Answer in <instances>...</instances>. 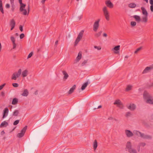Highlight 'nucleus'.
Wrapping results in <instances>:
<instances>
[{
	"instance_id": "f257e3e1",
	"label": "nucleus",
	"mask_w": 153,
	"mask_h": 153,
	"mask_svg": "<svg viewBox=\"0 0 153 153\" xmlns=\"http://www.w3.org/2000/svg\"><path fill=\"white\" fill-rule=\"evenodd\" d=\"M26 5H25V6H24L22 7H20L19 8V11L21 12H22V13L23 15H28L29 12H30V6L29 4H28L27 6V12L26 9H25V8L26 6Z\"/></svg>"
},
{
	"instance_id": "f03ea898",
	"label": "nucleus",
	"mask_w": 153,
	"mask_h": 153,
	"mask_svg": "<svg viewBox=\"0 0 153 153\" xmlns=\"http://www.w3.org/2000/svg\"><path fill=\"white\" fill-rule=\"evenodd\" d=\"M84 31L82 30L78 34V36L74 42V46L77 45L80 41L82 39L84 33Z\"/></svg>"
},
{
	"instance_id": "7ed1b4c3",
	"label": "nucleus",
	"mask_w": 153,
	"mask_h": 153,
	"mask_svg": "<svg viewBox=\"0 0 153 153\" xmlns=\"http://www.w3.org/2000/svg\"><path fill=\"white\" fill-rule=\"evenodd\" d=\"M102 11L105 18L107 20L109 21L110 19L109 14L107 7L106 6L102 8Z\"/></svg>"
},
{
	"instance_id": "20e7f679",
	"label": "nucleus",
	"mask_w": 153,
	"mask_h": 153,
	"mask_svg": "<svg viewBox=\"0 0 153 153\" xmlns=\"http://www.w3.org/2000/svg\"><path fill=\"white\" fill-rule=\"evenodd\" d=\"M22 70L21 69H20L18 70L17 72H15L12 74L11 79L14 80H16L17 78H18L20 76Z\"/></svg>"
},
{
	"instance_id": "39448f33",
	"label": "nucleus",
	"mask_w": 153,
	"mask_h": 153,
	"mask_svg": "<svg viewBox=\"0 0 153 153\" xmlns=\"http://www.w3.org/2000/svg\"><path fill=\"white\" fill-rule=\"evenodd\" d=\"M27 128V126H25L21 130V133H19L17 134V137L19 138H21L23 137L26 132Z\"/></svg>"
},
{
	"instance_id": "423d86ee",
	"label": "nucleus",
	"mask_w": 153,
	"mask_h": 153,
	"mask_svg": "<svg viewBox=\"0 0 153 153\" xmlns=\"http://www.w3.org/2000/svg\"><path fill=\"white\" fill-rule=\"evenodd\" d=\"M153 69V64L150 65L149 67H147L143 71L142 74H145L150 71Z\"/></svg>"
},
{
	"instance_id": "0eeeda50",
	"label": "nucleus",
	"mask_w": 153,
	"mask_h": 153,
	"mask_svg": "<svg viewBox=\"0 0 153 153\" xmlns=\"http://www.w3.org/2000/svg\"><path fill=\"white\" fill-rule=\"evenodd\" d=\"M105 3L106 6L110 9L113 8L114 7V4L110 0L106 1Z\"/></svg>"
},
{
	"instance_id": "6e6552de",
	"label": "nucleus",
	"mask_w": 153,
	"mask_h": 153,
	"mask_svg": "<svg viewBox=\"0 0 153 153\" xmlns=\"http://www.w3.org/2000/svg\"><path fill=\"white\" fill-rule=\"evenodd\" d=\"M100 21V19H98L97 21H96L94 24L93 25V30L95 32L97 31L99 27V23Z\"/></svg>"
},
{
	"instance_id": "1a4fd4ad",
	"label": "nucleus",
	"mask_w": 153,
	"mask_h": 153,
	"mask_svg": "<svg viewBox=\"0 0 153 153\" xmlns=\"http://www.w3.org/2000/svg\"><path fill=\"white\" fill-rule=\"evenodd\" d=\"M140 137L145 139H152V137L149 135H145L144 133H142L140 132Z\"/></svg>"
},
{
	"instance_id": "9d476101",
	"label": "nucleus",
	"mask_w": 153,
	"mask_h": 153,
	"mask_svg": "<svg viewBox=\"0 0 153 153\" xmlns=\"http://www.w3.org/2000/svg\"><path fill=\"white\" fill-rule=\"evenodd\" d=\"M143 97L144 99L146 100L149 99L150 98H152L151 96L149 93L146 91H145L143 94Z\"/></svg>"
},
{
	"instance_id": "9b49d317",
	"label": "nucleus",
	"mask_w": 153,
	"mask_h": 153,
	"mask_svg": "<svg viewBox=\"0 0 153 153\" xmlns=\"http://www.w3.org/2000/svg\"><path fill=\"white\" fill-rule=\"evenodd\" d=\"M16 25V22L13 19H11L10 23V25L11 27L10 30H13L15 27Z\"/></svg>"
},
{
	"instance_id": "f8f14e48",
	"label": "nucleus",
	"mask_w": 153,
	"mask_h": 153,
	"mask_svg": "<svg viewBox=\"0 0 153 153\" xmlns=\"http://www.w3.org/2000/svg\"><path fill=\"white\" fill-rule=\"evenodd\" d=\"M9 112V109L8 108H5L3 110L2 118H4L8 115Z\"/></svg>"
},
{
	"instance_id": "ddd939ff",
	"label": "nucleus",
	"mask_w": 153,
	"mask_h": 153,
	"mask_svg": "<svg viewBox=\"0 0 153 153\" xmlns=\"http://www.w3.org/2000/svg\"><path fill=\"white\" fill-rule=\"evenodd\" d=\"M125 134L128 137H131L134 135L133 133L130 130H125Z\"/></svg>"
},
{
	"instance_id": "4468645a",
	"label": "nucleus",
	"mask_w": 153,
	"mask_h": 153,
	"mask_svg": "<svg viewBox=\"0 0 153 153\" xmlns=\"http://www.w3.org/2000/svg\"><path fill=\"white\" fill-rule=\"evenodd\" d=\"M120 46L119 45H117L115 46L114 48H112V50H115V51H114V53L116 54H118L119 53V51H119L120 49Z\"/></svg>"
},
{
	"instance_id": "2eb2a0df",
	"label": "nucleus",
	"mask_w": 153,
	"mask_h": 153,
	"mask_svg": "<svg viewBox=\"0 0 153 153\" xmlns=\"http://www.w3.org/2000/svg\"><path fill=\"white\" fill-rule=\"evenodd\" d=\"M141 9L142 11L143 14L145 16H148V13L146 9L143 7H141Z\"/></svg>"
},
{
	"instance_id": "dca6fc26",
	"label": "nucleus",
	"mask_w": 153,
	"mask_h": 153,
	"mask_svg": "<svg viewBox=\"0 0 153 153\" xmlns=\"http://www.w3.org/2000/svg\"><path fill=\"white\" fill-rule=\"evenodd\" d=\"M131 145L130 142H127L126 146V149H127L128 151L130 149H132Z\"/></svg>"
},
{
	"instance_id": "f3484780",
	"label": "nucleus",
	"mask_w": 153,
	"mask_h": 153,
	"mask_svg": "<svg viewBox=\"0 0 153 153\" xmlns=\"http://www.w3.org/2000/svg\"><path fill=\"white\" fill-rule=\"evenodd\" d=\"M136 107L135 105L134 104H130L128 107V108L131 111L134 110L135 108Z\"/></svg>"
},
{
	"instance_id": "a211bd4d",
	"label": "nucleus",
	"mask_w": 153,
	"mask_h": 153,
	"mask_svg": "<svg viewBox=\"0 0 153 153\" xmlns=\"http://www.w3.org/2000/svg\"><path fill=\"white\" fill-rule=\"evenodd\" d=\"M133 17L135 19V20L138 23H139L141 21V19L140 16L138 15H134L133 16Z\"/></svg>"
},
{
	"instance_id": "6ab92c4d",
	"label": "nucleus",
	"mask_w": 153,
	"mask_h": 153,
	"mask_svg": "<svg viewBox=\"0 0 153 153\" xmlns=\"http://www.w3.org/2000/svg\"><path fill=\"white\" fill-rule=\"evenodd\" d=\"M29 92L28 90L27 89H25L22 94V95L23 96L27 97V96Z\"/></svg>"
},
{
	"instance_id": "aec40b11",
	"label": "nucleus",
	"mask_w": 153,
	"mask_h": 153,
	"mask_svg": "<svg viewBox=\"0 0 153 153\" xmlns=\"http://www.w3.org/2000/svg\"><path fill=\"white\" fill-rule=\"evenodd\" d=\"M62 72L63 74L64 75L63 79L65 80L69 76L68 75L67 72L65 71H63Z\"/></svg>"
},
{
	"instance_id": "412c9836",
	"label": "nucleus",
	"mask_w": 153,
	"mask_h": 153,
	"mask_svg": "<svg viewBox=\"0 0 153 153\" xmlns=\"http://www.w3.org/2000/svg\"><path fill=\"white\" fill-rule=\"evenodd\" d=\"M76 87V85H74L71 88L69 91L68 92V94H71L74 91V90L75 89Z\"/></svg>"
},
{
	"instance_id": "4be33fe9",
	"label": "nucleus",
	"mask_w": 153,
	"mask_h": 153,
	"mask_svg": "<svg viewBox=\"0 0 153 153\" xmlns=\"http://www.w3.org/2000/svg\"><path fill=\"white\" fill-rule=\"evenodd\" d=\"M8 125V123L7 122H6V121H4L2 122L1 124L0 125V127H6Z\"/></svg>"
},
{
	"instance_id": "5701e85b",
	"label": "nucleus",
	"mask_w": 153,
	"mask_h": 153,
	"mask_svg": "<svg viewBox=\"0 0 153 153\" xmlns=\"http://www.w3.org/2000/svg\"><path fill=\"white\" fill-rule=\"evenodd\" d=\"M2 2L1 0H0V11L3 14H4V11L2 6Z\"/></svg>"
},
{
	"instance_id": "b1692460",
	"label": "nucleus",
	"mask_w": 153,
	"mask_h": 153,
	"mask_svg": "<svg viewBox=\"0 0 153 153\" xmlns=\"http://www.w3.org/2000/svg\"><path fill=\"white\" fill-rule=\"evenodd\" d=\"M148 21V16H144L142 17V22L144 23H146Z\"/></svg>"
},
{
	"instance_id": "393cba45",
	"label": "nucleus",
	"mask_w": 153,
	"mask_h": 153,
	"mask_svg": "<svg viewBox=\"0 0 153 153\" xmlns=\"http://www.w3.org/2000/svg\"><path fill=\"white\" fill-rule=\"evenodd\" d=\"M88 81L86 82L82 86L81 88V89L82 90H84L86 87L88 85Z\"/></svg>"
},
{
	"instance_id": "a878e982",
	"label": "nucleus",
	"mask_w": 153,
	"mask_h": 153,
	"mask_svg": "<svg viewBox=\"0 0 153 153\" xmlns=\"http://www.w3.org/2000/svg\"><path fill=\"white\" fill-rule=\"evenodd\" d=\"M136 4L133 3H131L128 5V7L130 8H134L136 7Z\"/></svg>"
},
{
	"instance_id": "bb28decb",
	"label": "nucleus",
	"mask_w": 153,
	"mask_h": 153,
	"mask_svg": "<svg viewBox=\"0 0 153 153\" xmlns=\"http://www.w3.org/2000/svg\"><path fill=\"white\" fill-rule=\"evenodd\" d=\"M18 102V99L17 98H15L13 99L12 102V104L13 105H15Z\"/></svg>"
},
{
	"instance_id": "cd10ccee",
	"label": "nucleus",
	"mask_w": 153,
	"mask_h": 153,
	"mask_svg": "<svg viewBox=\"0 0 153 153\" xmlns=\"http://www.w3.org/2000/svg\"><path fill=\"white\" fill-rule=\"evenodd\" d=\"M28 71L25 70L23 71L22 73V75L23 77H25L27 76Z\"/></svg>"
},
{
	"instance_id": "c85d7f7f",
	"label": "nucleus",
	"mask_w": 153,
	"mask_h": 153,
	"mask_svg": "<svg viewBox=\"0 0 153 153\" xmlns=\"http://www.w3.org/2000/svg\"><path fill=\"white\" fill-rule=\"evenodd\" d=\"M152 98H150L148 99L146 101V102L151 104H153V99Z\"/></svg>"
},
{
	"instance_id": "c756f323",
	"label": "nucleus",
	"mask_w": 153,
	"mask_h": 153,
	"mask_svg": "<svg viewBox=\"0 0 153 153\" xmlns=\"http://www.w3.org/2000/svg\"><path fill=\"white\" fill-rule=\"evenodd\" d=\"M82 58V53L79 52L78 54V56L76 57V59L77 61H79Z\"/></svg>"
},
{
	"instance_id": "7c9ffc66",
	"label": "nucleus",
	"mask_w": 153,
	"mask_h": 153,
	"mask_svg": "<svg viewBox=\"0 0 153 153\" xmlns=\"http://www.w3.org/2000/svg\"><path fill=\"white\" fill-rule=\"evenodd\" d=\"M97 146V143L96 140H95L94 143L93 148L94 150H95Z\"/></svg>"
},
{
	"instance_id": "2f4dec72",
	"label": "nucleus",
	"mask_w": 153,
	"mask_h": 153,
	"mask_svg": "<svg viewBox=\"0 0 153 153\" xmlns=\"http://www.w3.org/2000/svg\"><path fill=\"white\" fill-rule=\"evenodd\" d=\"M19 113V111L17 110H16L13 112V115L15 116H18V114Z\"/></svg>"
},
{
	"instance_id": "473e14b6",
	"label": "nucleus",
	"mask_w": 153,
	"mask_h": 153,
	"mask_svg": "<svg viewBox=\"0 0 153 153\" xmlns=\"http://www.w3.org/2000/svg\"><path fill=\"white\" fill-rule=\"evenodd\" d=\"M128 152L130 153H137L136 150L132 148L130 149Z\"/></svg>"
},
{
	"instance_id": "72a5a7b5",
	"label": "nucleus",
	"mask_w": 153,
	"mask_h": 153,
	"mask_svg": "<svg viewBox=\"0 0 153 153\" xmlns=\"http://www.w3.org/2000/svg\"><path fill=\"white\" fill-rule=\"evenodd\" d=\"M102 30L100 31L98 33H96L95 34V36L96 37H98L100 36L101 35L102 33Z\"/></svg>"
},
{
	"instance_id": "f704fd0d",
	"label": "nucleus",
	"mask_w": 153,
	"mask_h": 153,
	"mask_svg": "<svg viewBox=\"0 0 153 153\" xmlns=\"http://www.w3.org/2000/svg\"><path fill=\"white\" fill-rule=\"evenodd\" d=\"M121 102L120 100H117L115 101L114 102V105H117L119 104H120Z\"/></svg>"
},
{
	"instance_id": "c9c22d12",
	"label": "nucleus",
	"mask_w": 153,
	"mask_h": 153,
	"mask_svg": "<svg viewBox=\"0 0 153 153\" xmlns=\"http://www.w3.org/2000/svg\"><path fill=\"white\" fill-rule=\"evenodd\" d=\"M132 88V86L130 85H128L126 88V91H128L131 90Z\"/></svg>"
},
{
	"instance_id": "e433bc0d",
	"label": "nucleus",
	"mask_w": 153,
	"mask_h": 153,
	"mask_svg": "<svg viewBox=\"0 0 153 153\" xmlns=\"http://www.w3.org/2000/svg\"><path fill=\"white\" fill-rule=\"evenodd\" d=\"M142 48V47H140V48H137L136 50L134 51V53L135 54H136L140 51L141 50Z\"/></svg>"
},
{
	"instance_id": "4c0bfd02",
	"label": "nucleus",
	"mask_w": 153,
	"mask_h": 153,
	"mask_svg": "<svg viewBox=\"0 0 153 153\" xmlns=\"http://www.w3.org/2000/svg\"><path fill=\"white\" fill-rule=\"evenodd\" d=\"M19 2L20 4V7L25 6V5H26L25 4H23L22 3V0H19Z\"/></svg>"
},
{
	"instance_id": "58836bf2",
	"label": "nucleus",
	"mask_w": 153,
	"mask_h": 153,
	"mask_svg": "<svg viewBox=\"0 0 153 153\" xmlns=\"http://www.w3.org/2000/svg\"><path fill=\"white\" fill-rule=\"evenodd\" d=\"M10 39L13 43L15 42V39L13 36H11L10 37Z\"/></svg>"
},
{
	"instance_id": "ea45409f",
	"label": "nucleus",
	"mask_w": 153,
	"mask_h": 153,
	"mask_svg": "<svg viewBox=\"0 0 153 153\" xmlns=\"http://www.w3.org/2000/svg\"><path fill=\"white\" fill-rule=\"evenodd\" d=\"M136 25V23L135 22L132 21L131 22V25L132 27L135 26Z\"/></svg>"
},
{
	"instance_id": "a19ab883",
	"label": "nucleus",
	"mask_w": 153,
	"mask_h": 153,
	"mask_svg": "<svg viewBox=\"0 0 153 153\" xmlns=\"http://www.w3.org/2000/svg\"><path fill=\"white\" fill-rule=\"evenodd\" d=\"M19 120H16L14 122V123H13V125H15V126L17 125V124H18L19 123Z\"/></svg>"
},
{
	"instance_id": "79ce46f5",
	"label": "nucleus",
	"mask_w": 153,
	"mask_h": 153,
	"mask_svg": "<svg viewBox=\"0 0 153 153\" xmlns=\"http://www.w3.org/2000/svg\"><path fill=\"white\" fill-rule=\"evenodd\" d=\"M117 106L121 108H122L123 107V106L122 102L120 103V104L117 105Z\"/></svg>"
},
{
	"instance_id": "37998d69",
	"label": "nucleus",
	"mask_w": 153,
	"mask_h": 153,
	"mask_svg": "<svg viewBox=\"0 0 153 153\" xmlns=\"http://www.w3.org/2000/svg\"><path fill=\"white\" fill-rule=\"evenodd\" d=\"M88 60H85L81 64L82 66H83L87 63Z\"/></svg>"
},
{
	"instance_id": "c03bdc74",
	"label": "nucleus",
	"mask_w": 153,
	"mask_h": 153,
	"mask_svg": "<svg viewBox=\"0 0 153 153\" xmlns=\"http://www.w3.org/2000/svg\"><path fill=\"white\" fill-rule=\"evenodd\" d=\"M11 4V10L13 11H14L15 9V5H14V3L13 4Z\"/></svg>"
},
{
	"instance_id": "a18cd8bd",
	"label": "nucleus",
	"mask_w": 153,
	"mask_h": 153,
	"mask_svg": "<svg viewBox=\"0 0 153 153\" xmlns=\"http://www.w3.org/2000/svg\"><path fill=\"white\" fill-rule=\"evenodd\" d=\"M33 54V52H30L28 55L27 58L28 59L30 58L32 56Z\"/></svg>"
},
{
	"instance_id": "49530a36",
	"label": "nucleus",
	"mask_w": 153,
	"mask_h": 153,
	"mask_svg": "<svg viewBox=\"0 0 153 153\" xmlns=\"http://www.w3.org/2000/svg\"><path fill=\"white\" fill-rule=\"evenodd\" d=\"M12 85L14 87H17L19 86L18 84L17 83H13L12 84Z\"/></svg>"
},
{
	"instance_id": "de8ad7c7",
	"label": "nucleus",
	"mask_w": 153,
	"mask_h": 153,
	"mask_svg": "<svg viewBox=\"0 0 153 153\" xmlns=\"http://www.w3.org/2000/svg\"><path fill=\"white\" fill-rule=\"evenodd\" d=\"M140 132H141L137 131H135L134 132V133H135V134L137 135H138L139 134H140Z\"/></svg>"
},
{
	"instance_id": "09e8293b",
	"label": "nucleus",
	"mask_w": 153,
	"mask_h": 153,
	"mask_svg": "<svg viewBox=\"0 0 153 153\" xmlns=\"http://www.w3.org/2000/svg\"><path fill=\"white\" fill-rule=\"evenodd\" d=\"M25 37V35L24 33H21L20 35V39H22L24 38Z\"/></svg>"
},
{
	"instance_id": "8fccbe9b",
	"label": "nucleus",
	"mask_w": 153,
	"mask_h": 153,
	"mask_svg": "<svg viewBox=\"0 0 153 153\" xmlns=\"http://www.w3.org/2000/svg\"><path fill=\"white\" fill-rule=\"evenodd\" d=\"M131 115V112H128L126 113V117H128V116H130V115Z\"/></svg>"
},
{
	"instance_id": "3c124183",
	"label": "nucleus",
	"mask_w": 153,
	"mask_h": 153,
	"mask_svg": "<svg viewBox=\"0 0 153 153\" xmlns=\"http://www.w3.org/2000/svg\"><path fill=\"white\" fill-rule=\"evenodd\" d=\"M23 27L22 25H20L19 26V29L21 32H22L23 31Z\"/></svg>"
},
{
	"instance_id": "603ef678",
	"label": "nucleus",
	"mask_w": 153,
	"mask_h": 153,
	"mask_svg": "<svg viewBox=\"0 0 153 153\" xmlns=\"http://www.w3.org/2000/svg\"><path fill=\"white\" fill-rule=\"evenodd\" d=\"M5 95V94L4 92L2 91L1 93V96L2 97H4Z\"/></svg>"
},
{
	"instance_id": "864d4df0",
	"label": "nucleus",
	"mask_w": 153,
	"mask_h": 153,
	"mask_svg": "<svg viewBox=\"0 0 153 153\" xmlns=\"http://www.w3.org/2000/svg\"><path fill=\"white\" fill-rule=\"evenodd\" d=\"M139 145H140L141 146L144 147L146 145V143H140Z\"/></svg>"
},
{
	"instance_id": "5fc2aeb1",
	"label": "nucleus",
	"mask_w": 153,
	"mask_h": 153,
	"mask_svg": "<svg viewBox=\"0 0 153 153\" xmlns=\"http://www.w3.org/2000/svg\"><path fill=\"white\" fill-rule=\"evenodd\" d=\"M13 49H15L16 48V44L15 42L13 43Z\"/></svg>"
},
{
	"instance_id": "6e6d98bb",
	"label": "nucleus",
	"mask_w": 153,
	"mask_h": 153,
	"mask_svg": "<svg viewBox=\"0 0 153 153\" xmlns=\"http://www.w3.org/2000/svg\"><path fill=\"white\" fill-rule=\"evenodd\" d=\"M5 7L7 8H9L10 7V4H7L5 5Z\"/></svg>"
},
{
	"instance_id": "4d7b16f0",
	"label": "nucleus",
	"mask_w": 153,
	"mask_h": 153,
	"mask_svg": "<svg viewBox=\"0 0 153 153\" xmlns=\"http://www.w3.org/2000/svg\"><path fill=\"white\" fill-rule=\"evenodd\" d=\"M94 48H95L97 49L98 50H100L101 49V48H100V47L99 48L97 46H94Z\"/></svg>"
},
{
	"instance_id": "13d9d810",
	"label": "nucleus",
	"mask_w": 153,
	"mask_h": 153,
	"mask_svg": "<svg viewBox=\"0 0 153 153\" xmlns=\"http://www.w3.org/2000/svg\"><path fill=\"white\" fill-rule=\"evenodd\" d=\"M150 10L152 12H153V5L150 6Z\"/></svg>"
},
{
	"instance_id": "bf43d9fd",
	"label": "nucleus",
	"mask_w": 153,
	"mask_h": 153,
	"mask_svg": "<svg viewBox=\"0 0 153 153\" xmlns=\"http://www.w3.org/2000/svg\"><path fill=\"white\" fill-rule=\"evenodd\" d=\"M149 2L151 5H153V0H150Z\"/></svg>"
},
{
	"instance_id": "052dcab7",
	"label": "nucleus",
	"mask_w": 153,
	"mask_h": 153,
	"mask_svg": "<svg viewBox=\"0 0 153 153\" xmlns=\"http://www.w3.org/2000/svg\"><path fill=\"white\" fill-rule=\"evenodd\" d=\"M140 146H141L140 145H138L137 146V147H138L137 150H138V152H140Z\"/></svg>"
},
{
	"instance_id": "680f3d73",
	"label": "nucleus",
	"mask_w": 153,
	"mask_h": 153,
	"mask_svg": "<svg viewBox=\"0 0 153 153\" xmlns=\"http://www.w3.org/2000/svg\"><path fill=\"white\" fill-rule=\"evenodd\" d=\"M103 36L104 37H106L107 36V34L106 33H104L103 34Z\"/></svg>"
},
{
	"instance_id": "e2e57ef3",
	"label": "nucleus",
	"mask_w": 153,
	"mask_h": 153,
	"mask_svg": "<svg viewBox=\"0 0 153 153\" xmlns=\"http://www.w3.org/2000/svg\"><path fill=\"white\" fill-rule=\"evenodd\" d=\"M10 1L11 4H13L14 3V0H10Z\"/></svg>"
},
{
	"instance_id": "0e129e2a",
	"label": "nucleus",
	"mask_w": 153,
	"mask_h": 153,
	"mask_svg": "<svg viewBox=\"0 0 153 153\" xmlns=\"http://www.w3.org/2000/svg\"><path fill=\"white\" fill-rule=\"evenodd\" d=\"M46 0H42V1H41V3L42 4H44L45 2V1H46Z\"/></svg>"
},
{
	"instance_id": "69168bd1",
	"label": "nucleus",
	"mask_w": 153,
	"mask_h": 153,
	"mask_svg": "<svg viewBox=\"0 0 153 153\" xmlns=\"http://www.w3.org/2000/svg\"><path fill=\"white\" fill-rule=\"evenodd\" d=\"M4 134H5V132L4 130H3L2 131H1V134L3 135Z\"/></svg>"
},
{
	"instance_id": "338daca9",
	"label": "nucleus",
	"mask_w": 153,
	"mask_h": 153,
	"mask_svg": "<svg viewBox=\"0 0 153 153\" xmlns=\"http://www.w3.org/2000/svg\"><path fill=\"white\" fill-rule=\"evenodd\" d=\"M71 37V35L70 34H68V36L66 37V38H70Z\"/></svg>"
},
{
	"instance_id": "774afa93",
	"label": "nucleus",
	"mask_w": 153,
	"mask_h": 153,
	"mask_svg": "<svg viewBox=\"0 0 153 153\" xmlns=\"http://www.w3.org/2000/svg\"><path fill=\"white\" fill-rule=\"evenodd\" d=\"M58 40L56 41L55 42V45L56 46L57 44H58Z\"/></svg>"
}]
</instances>
